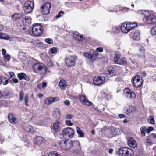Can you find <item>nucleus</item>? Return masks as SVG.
<instances>
[{
    "instance_id": "f257e3e1",
    "label": "nucleus",
    "mask_w": 156,
    "mask_h": 156,
    "mask_svg": "<svg viewBox=\"0 0 156 156\" xmlns=\"http://www.w3.org/2000/svg\"><path fill=\"white\" fill-rule=\"evenodd\" d=\"M137 12L140 14L144 15L143 20L145 23L151 24L156 23V17L153 14L150 13L148 11L140 10L137 11Z\"/></svg>"
},
{
    "instance_id": "f03ea898",
    "label": "nucleus",
    "mask_w": 156,
    "mask_h": 156,
    "mask_svg": "<svg viewBox=\"0 0 156 156\" xmlns=\"http://www.w3.org/2000/svg\"><path fill=\"white\" fill-rule=\"evenodd\" d=\"M33 71L40 75H43L47 73V68L44 64L37 63L34 64L33 66Z\"/></svg>"
},
{
    "instance_id": "7ed1b4c3",
    "label": "nucleus",
    "mask_w": 156,
    "mask_h": 156,
    "mask_svg": "<svg viewBox=\"0 0 156 156\" xmlns=\"http://www.w3.org/2000/svg\"><path fill=\"white\" fill-rule=\"evenodd\" d=\"M137 26L135 22H129L128 23L126 22L123 23L121 27V31L125 33H127L131 30L135 28Z\"/></svg>"
},
{
    "instance_id": "20e7f679",
    "label": "nucleus",
    "mask_w": 156,
    "mask_h": 156,
    "mask_svg": "<svg viewBox=\"0 0 156 156\" xmlns=\"http://www.w3.org/2000/svg\"><path fill=\"white\" fill-rule=\"evenodd\" d=\"M77 59L76 56L75 55H69L66 57L64 61L67 66L71 67L75 66Z\"/></svg>"
},
{
    "instance_id": "39448f33",
    "label": "nucleus",
    "mask_w": 156,
    "mask_h": 156,
    "mask_svg": "<svg viewBox=\"0 0 156 156\" xmlns=\"http://www.w3.org/2000/svg\"><path fill=\"white\" fill-rule=\"evenodd\" d=\"M134 154L133 150L128 147H123L118 150L119 156H133Z\"/></svg>"
},
{
    "instance_id": "423d86ee",
    "label": "nucleus",
    "mask_w": 156,
    "mask_h": 156,
    "mask_svg": "<svg viewBox=\"0 0 156 156\" xmlns=\"http://www.w3.org/2000/svg\"><path fill=\"white\" fill-rule=\"evenodd\" d=\"M43 27L38 24H35L33 25L32 33L33 34L36 36H39L43 33Z\"/></svg>"
},
{
    "instance_id": "0eeeda50",
    "label": "nucleus",
    "mask_w": 156,
    "mask_h": 156,
    "mask_svg": "<svg viewBox=\"0 0 156 156\" xmlns=\"http://www.w3.org/2000/svg\"><path fill=\"white\" fill-rule=\"evenodd\" d=\"M143 81L141 77L139 75L136 76L131 80L133 85L137 88L139 87L142 85Z\"/></svg>"
},
{
    "instance_id": "6e6552de",
    "label": "nucleus",
    "mask_w": 156,
    "mask_h": 156,
    "mask_svg": "<svg viewBox=\"0 0 156 156\" xmlns=\"http://www.w3.org/2000/svg\"><path fill=\"white\" fill-rule=\"evenodd\" d=\"M75 132L71 127L64 129L62 132V136L64 137L72 138L74 136Z\"/></svg>"
},
{
    "instance_id": "1a4fd4ad",
    "label": "nucleus",
    "mask_w": 156,
    "mask_h": 156,
    "mask_svg": "<svg viewBox=\"0 0 156 156\" xmlns=\"http://www.w3.org/2000/svg\"><path fill=\"white\" fill-rule=\"evenodd\" d=\"M60 147L63 149L68 150L72 146V143L71 140H66L64 141L62 140L59 143Z\"/></svg>"
},
{
    "instance_id": "9d476101",
    "label": "nucleus",
    "mask_w": 156,
    "mask_h": 156,
    "mask_svg": "<svg viewBox=\"0 0 156 156\" xmlns=\"http://www.w3.org/2000/svg\"><path fill=\"white\" fill-rule=\"evenodd\" d=\"M34 7V3L30 1H27L24 4L23 10L25 12L29 13L33 10Z\"/></svg>"
},
{
    "instance_id": "9b49d317",
    "label": "nucleus",
    "mask_w": 156,
    "mask_h": 156,
    "mask_svg": "<svg viewBox=\"0 0 156 156\" xmlns=\"http://www.w3.org/2000/svg\"><path fill=\"white\" fill-rule=\"evenodd\" d=\"M83 55L85 57L90 60L94 61L96 60V57L99 55V53L96 51H94L92 52H84Z\"/></svg>"
},
{
    "instance_id": "f8f14e48",
    "label": "nucleus",
    "mask_w": 156,
    "mask_h": 156,
    "mask_svg": "<svg viewBox=\"0 0 156 156\" xmlns=\"http://www.w3.org/2000/svg\"><path fill=\"white\" fill-rule=\"evenodd\" d=\"M51 6V5L50 3L47 2L44 3L41 6V9L42 13L45 15L48 14L50 12Z\"/></svg>"
},
{
    "instance_id": "ddd939ff",
    "label": "nucleus",
    "mask_w": 156,
    "mask_h": 156,
    "mask_svg": "<svg viewBox=\"0 0 156 156\" xmlns=\"http://www.w3.org/2000/svg\"><path fill=\"white\" fill-rule=\"evenodd\" d=\"M116 71L115 69L112 67H109L104 71V74L106 76L110 77L115 75Z\"/></svg>"
},
{
    "instance_id": "4468645a",
    "label": "nucleus",
    "mask_w": 156,
    "mask_h": 156,
    "mask_svg": "<svg viewBox=\"0 0 156 156\" xmlns=\"http://www.w3.org/2000/svg\"><path fill=\"white\" fill-rule=\"evenodd\" d=\"M61 129V123L60 122L56 121L54 123L51 129V131L55 134L56 133L59 132Z\"/></svg>"
},
{
    "instance_id": "2eb2a0df",
    "label": "nucleus",
    "mask_w": 156,
    "mask_h": 156,
    "mask_svg": "<svg viewBox=\"0 0 156 156\" xmlns=\"http://www.w3.org/2000/svg\"><path fill=\"white\" fill-rule=\"evenodd\" d=\"M124 94L126 98L128 99H133L135 98V93L128 88L125 89L123 91Z\"/></svg>"
},
{
    "instance_id": "dca6fc26",
    "label": "nucleus",
    "mask_w": 156,
    "mask_h": 156,
    "mask_svg": "<svg viewBox=\"0 0 156 156\" xmlns=\"http://www.w3.org/2000/svg\"><path fill=\"white\" fill-rule=\"evenodd\" d=\"M126 113L129 115L133 113L136 111V107L129 104H127L126 106Z\"/></svg>"
},
{
    "instance_id": "f3484780",
    "label": "nucleus",
    "mask_w": 156,
    "mask_h": 156,
    "mask_svg": "<svg viewBox=\"0 0 156 156\" xmlns=\"http://www.w3.org/2000/svg\"><path fill=\"white\" fill-rule=\"evenodd\" d=\"M104 77L96 76L93 79V83L94 85L98 86L102 84L105 81Z\"/></svg>"
},
{
    "instance_id": "a211bd4d",
    "label": "nucleus",
    "mask_w": 156,
    "mask_h": 156,
    "mask_svg": "<svg viewBox=\"0 0 156 156\" xmlns=\"http://www.w3.org/2000/svg\"><path fill=\"white\" fill-rule=\"evenodd\" d=\"M79 99L80 102L84 105L90 106L92 105V102L89 101L87 97L83 94L80 95Z\"/></svg>"
},
{
    "instance_id": "6ab92c4d",
    "label": "nucleus",
    "mask_w": 156,
    "mask_h": 156,
    "mask_svg": "<svg viewBox=\"0 0 156 156\" xmlns=\"http://www.w3.org/2000/svg\"><path fill=\"white\" fill-rule=\"evenodd\" d=\"M59 98L58 97H49L47 98L45 100V103L47 105H48L51 104L53 103L58 101Z\"/></svg>"
},
{
    "instance_id": "aec40b11",
    "label": "nucleus",
    "mask_w": 156,
    "mask_h": 156,
    "mask_svg": "<svg viewBox=\"0 0 156 156\" xmlns=\"http://www.w3.org/2000/svg\"><path fill=\"white\" fill-rule=\"evenodd\" d=\"M31 18L29 16H27L23 18L22 20V23L25 26H28L31 24Z\"/></svg>"
},
{
    "instance_id": "412c9836",
    "label": "nucleus",
    "mask_w": 156,
    "mask_h": 156,
    "mask_svg": "<svg viewBox=\"0 0 156 156\" xmlns=\"http://www.w3.org/2000/svg\"><path fill=\"white\" fill-rule=\"evenodd\" d=\"M128 145L132 148H135L137 146V143L136 141L132 137L130 138L128 140Z\"/></svg>"
},
{
    "instance_id": "4be33fe9",
    "label": "nucleus",
    "mask_w": 156,
    "mask_h": 156,
    "mask_svg": "<svg viewBox=\"0 0 156 156\" xmlns=\"http://www.w3.org/2000/svg\"><path fill=\"white\" fill-rule=\"evenodd\" d=\"M8 118L9 121L10 123L16 124L17 123L18 120L13 114H9L8 116Z\"/></svg>"
},
{
    "instance_id": "5701e85b",
    "label": "nucleus",
    "mask_w": 156,
    "mask_h": 156,
    "mask_svg": "<svg viewBox=\"0 0 156 156\" xmlns=\"http://www.w3.org/2000/svg\"><path fill=\"white\" fill-rule=\"evenodd\" d=\"M30 43L34 46H36L38 47L43 46V43L41 42L39 39H34L30 41Z\"/></svg>"
},
{
    "instance_id": "b1692460",
    "label": "nucleus",
    "mask_w": 156,
    "mask_h": 156,
    "mask_svg": "<svg viewBox=\"0 0 156 156\" xmlns=\"http://www.w3.org/2000/svg\"><path fill=\"white\" fill-rule=\"evenodd\" d=\"M115 63L118 64L125 66L127 64V62L125 58H120Z\"/></svg>"
},
{
    "instance_id": "393cba45",
    "label": "nucleus",
    "mask_w": 156,
    "mask_h": 156,
    "mask_svg": "<svg viewBox=\"0 0 156 156\" xmlns=\"http://www.w3.org/2000/svg\"><path fill=\"white\" fill-rule=\"evenodd\" d=\"M133 39L135 40L138 41L140 39V32L138 30L136 31L133 34Z\"/></svg>"
},
{
    "instance_id": "a878e982",
    "label": "nucleus",
    "mask_w": 156,
    "mask_h": 156,
    "mask_svg": "<svg viewBox=\"0 0 156 156\" xmlns=\"http://www.w3.org/2000/svg\"><path fill=\"white\" fill-rule=\"evenodd\" d=\"M59 86L61 89L64 90L66 86V81L64 80H61L59 82Z\"/></svg>"
},
{
    "instance_id": "bb28decb",
    "label": "nucleus",
    "mask_w": 156,
    "mask_h": 156,
    "mask_svg": "<svg viewBox=\"0 0 156 156\" xmlns=\"http://www.w3.org/2000/svg\"><path fill=\"white\" fill-rule=\"evenodd\" d=\"M34 141L37 144L39 145L44 142V139L41 137L38 136L34 139Z\"/></svg>"
},
{
    "instance_id": "cd10ccee",
    "label": "nucleus",
    "mask_w": 156,
    "mask_h": 156,
    "mask_svg": "<svg viewBox=\"0 0 156 156\" xmlns=\"http://www.w3.org/2000/svg\"><path fill=\"white\" fill-rule=\"evenodd\" d=\"M54 116L57 118H60L61 114L60 113V110L59 109L56 108L55 109Z\"/></svg>"
},
{
    "instance_id": "c85d7f7f",
    "label": "nucleus",
    "mask_w": 156,
    "mask_h": 156,
    "mask_svg": "<svg viewBox=\"0 0 156 156\" xmlns=\"http://www.w3.org/2000/svg\"><path fill=\"white\" fill-rule=\"evenodd\" d=\"M76 132L78 134V136L79 137H83L84 136L83 132L81 130L80 128L78 127H76Z\"/></svg>"
},
{
    "instance_id": "c756f323",
    "label": "nucleus",
    "mask_w": 156,
    "mask_h": 156,
    "mask_svg": "<svg viewBox=\"0 0 156 156\" xmlns=\"http://www.w3.org/2000/svg\"><path fill=\"white\" fill-rule=\"evenodd\" d=\"M73 37L79 40H82L83 38V37L82 35H80L79 33L76 32L75 34H73Z\"/></svg>"
},
{
    "instance_id": "7c9ffc66",
    "label": "nucleus",
    "mask_w": 156,
    "mask_h": 156,
    "mask_svg": "<svg viewBox=\"0 0 156 156\" xmlns=\"http://www.w3.org/2000/svg\"><path fill=\"white\" fill-rule=\"evenodd\" d=\"M10 37L6 34L3 33H0V39L4 40H8Z\"/></svg>"
},
{
    "instance_id": "2f4dec72",
    "label": "nucleus",
    "mask_w": 156,
    "mask_h": 156,
    "mask_svg": "<svg viewBox=\"0 0 156 156\" xmlns=\"http://www.w3.org/2000/svg\"><path fill=\"white\" fill-rule=\"evenodd\" d=\"M17 77L20 80L23 79H25L27 78V76L26 74L23 73H18L17 75Z\"/></svg>"
},
{
    "instance_id": "473e14b6",
    "label": "nucleus",
    "mask_w": 156,
    "mask_h": 156,
    "mask_svg": "<svg viewBox=\"0 0 156 156\" xmlns=\"http://www.w3.org/2000/svg\"><path fill=\"white\" fill-rule=\"evenodd\" d=\"M24 128L25 129L29 132L32 133L33 131L32 127L30 125L25 126Z\"/></svg>"
},
{
    "instance_id": "72a5a7b5",
    "label": "nucleus",
    "mask_w": 156,
    "mask_h": 156,
    "mask_svg": "<svg viewBox=\"0 0 156 156\" xmlns=\"http://www.w3.org/2000/svg\"><path fill=\"white\" fill-rule=\"evenodd\" d=\"M121 28L119 27L113 26L112 30V32L113 33H117L120 31Z\"/></svg>"
},
{
    "instance_id": "f704fd0d",
    "label": "nucleus",
    "mask_w": 156,
    "mask_h": 156,
    "mask_svg": "<svg viewBox=\"0 0 156 156\" xmlns=\"http://www.w3.org/2000/svg\"><path fill=\"white\" fill-rule=\"evenodd\" d=\"M23 16V15L22 13H16L12 16V17L15 18L16 20H17L20 19Z\"/></svg>"
},
{
    "instance_id": "c9c22d12",
    "label": "nucleus",
    "mask_w": 156,
    "mask_h": 156,
    "mask_svg": "<svg viewBox=\"0 0 156 156\" xmlns=\"http://www.w3.org/2000/svg\"><path fill=\"white\" fill-rule=\"evenodd\" d=\"M120 55L117 52H115L114 53V60L115 62L120 58Z\"/></svg>"
},
{
    "instance_id": "e433bc0d",
    "label": "nucleus",
    "mask_w": 156,
    "mask_h": 156,
    "mask_svg": "<svg viewBox=\"0 0 156 156\" xmlns=\"http://www.w3.org/2000/svg\"><path fill=\"white\" fill-rule=\"evenodd\" d=\"M151 33L152 35L156 36V26H154L151 28Z\"/></svg>"
},
{
    "instance_id": "4c0bfd02",
    "label": "nucleus",
    "mask_w": 156,
    "mask_h": 156,
    "mask_svg": "<svg viewBox=\"0 0 156 156\" xmlns=\"http://www.w3.org/2000/svg\"><path fill=\"white\" fill-rule=\"evenodd\" d=\"M148 122L152 124H154L155 121L154 118L152 116H150L148 119Z\"/></svg>"
},
{
    "instance_id": "58836bf2",
    "label": "nucleus",
    "mask_w": 156,
    "mask_h": 156,
    "mask_svg": "<svg viewBox=\"0 0 156 156\" xmlns=\"http://www.w3.org/2000/svg\"><path fill=\"white\" fill-rule=\"evenodd\" d=\"M48 156H61L60 155L58 154V153L55 151H52L50 152L48 155Z\"/></svg>"
},
{
    "instance_id": "ea45409f",
    "label": "nucleus",
    "mask_w": 156,
    "mask_h": 156,
    "mask_svg": "<svg viewBox=\"0 0 156 156\" xmlns=\"http://www.w3.org/2000/svg\"><path fill=\"white\" fill-rule=\"evenodd\" d=\"M146 127L145 126L141 127L140 129L141 134L144 136L145 135V130Z\"/></svg>"
},
{
    "instance_id": "a19ab883",
    "label": "nucleus",
    "mask_w": 156,
    "mask_h": 156,
    "mask_svg": "<svg viewBox=\"0 0 156 156\" xmlns=\"http://www.w3.org/2000/svg\"><path fill=\"white\" fill-rule=\"evenodd\" d=\"M139 50L140 52V54L143 57V58H145V56L144 55V54L145 51L144 49L141 47L140 48Z\"/></svg>"
},
{
    "instance_id": "79ce46f5",
    "label": "nucleus",
    "mask_w": 156,
    "mask_h": 156,
    "mask_svg": "<svg viewBox=\"0 0 156 156\" xmlns=\"http://www.w3.org/2000/svg\"><path fill=\"white\" fill-rule=\"evenodd\" d=\"M45 41L46 43L49 44H52L53 42L52 39L50 38H46L45 39Z\"/></svg>"
},
{
    "instance_id": "37998d69",
    "label": "nucleus",
    "mask_w": 156,
    "mask_h": 156,
    "mask_svg": "<svg viewBox=\"0 0 156 156\" xmlns=\"http://www.w3.org/2000/svg\"><path fill=\"white\" fill-rule=\"evenodd\" d=\"M3 56L5 60L7 61H9L10 60L11 58L10 56L8 54L4 55Z\"/></svg>"
},
{
    "instance_id": "c03bdc74",
    "label": "nucleus",
    "mask_w": 156,
    "mask_h": 156,
    "mask_svg": "<svg viewBox=\"0 0 156 156\" xmlns=\"http://www.w3.org/2000/svg\"><path fill=\"white\" fill-rule=\"evenodd\" d=\"M25 105L26 106H29V105L28 104V95H25L24 98Z\"/></svg>"
},
{
    "instance_id": "a18cd8bd",
    "label": "nucleus",
    "mask_w": 156,
    "mask_h": 156,
    "mask_svg": "<svg viewBox=\"0 0 156 156\" xmlns=\"http://www.w3.org/2000/svg\"><path fill=\"white\" fill-rule=\"evenodd\" d=\"M24 96V94L23 92H21L19 94V100L22 101L23 100V97Z\"/></svg>"
},
{
    "instance_id": "49530a36",
    "label": "nucleus",
    "mask_w": 156,
    "mask_h": 156,
    "mask_svg": "<svg viewBox=\"0 0 156 156\" xmlns=\"http://www.w3.org/2000/svg\"><path fill=\"white\" fill-rule=\"evenodd\" d=\"M73 117V115L70 114H67L66 116V119H72Z\"/></svg>"
},
{
    "instance_id": "de8ad7c7",
    "label": "nucleus",
    "mask_w": 156,
    "mask_h": 156,
    "mask_svg": "<svg viewBox=\"0 0 156 156\" xmlns=\"http://www.w3.org/2000/svg\"><path fill=\"white\" fill-rule=\"evenodd\" d=\"M120 9L123 12H127L129 11V9L126 7H121V8H120Z\"/></svg>"
},
{
    "instance_id": "09e8293b",
    "label": "nucleus",
    "mask_w": 156,
    "mask_h": 156,
    "mask_svg": "<svg viewBox=\"0 0 156 156\" xmlns=\"http://www.w3.org/2000/svg\"><path fill=\"white\" fill-rule=\"evenodd\" d=\"M135 56V55H133L132 58H130L129 59L131 60L132 63L133 64H136V61L134 59V57Z\"/></svg>"
},
{
    "instance_id": "8fccbe9b",
    "label": "nucleus",
    "mask_w": 156,
    "mask_h": 156,
    "mask_svg": "<svg viewBox=\"0 0 156 156\" xmlns=\"http://www.w3.org/2000/svg\"><path fill=\"white\" fill-rule=\"evenodd\" d=\"M51 52V54H53L57 52L56 48H52L50 49Z\"/></svg>"
},
{
    "instance_id": "3c124183",
    "label": "nucleus",
    "mask_w": 156,
    "mask_h": 156,
    "mask_svg": "<svg viewBox=\"0 0 156 156\" xmlns=\"http://www.w3.org/2000/svg\"><path fill=\"white\" fill-rule=\"evenodd\" d=\"M66 124L69 126H71L73 125V124L72 123L70 120H66L65 122Z\"/></svg>"
},
{
    "instance_id": "603ef678",
    "label": "nucleus",
    "mask_w": 156,
    "mask_h": 156,
    "mask_svg": "<svg viewBox=\"0 0 156 156\" xmlns=\"http://www.w3.org/2000/svg\"><path fill=\"white\" fill-rule=\"evenodd\" d=\"M64 12L63 11H60L59 12L58 14L56 16V18L57 19L60 18L62 16L61 15V14H64Z\"/></svg>"
},
{
    "instance_id": "864d4df0",
    "label": "nucleus",
    "mask_w": 156,
    "mask_h": 156,
    "mask_svg": "<svg viewBox=\"0 0 156 156\" xmlns=\"http://www.w3.org/2000/svg\"><path fill=\"white\" fill-rule=\"evenodd\" d=\"M47 65L49 67H52L53 66L52 62L51 60H50L48 62Z\"/></svg>"
},
{
    "instance_id": "5fc2aeb1",
    "label": "nucleus",
    "mask_w": 156,
    "mask_h": 156,
    "mask_svg": "<svg viewBox=\"0 0 156 156\" xmlns=\"http://www.w3.org/2000/svg\"><path fill=\"white\" fill-rule=\"evenodd\" d=\"M96 51L97 52H102L103 51V49L101 47H99L96 49Z\"/></svg>"
},
{
    "instance_id": "6e6d98bb",
    "label": "nucleus",
    "mask_w": 156,
    "mask_h": 156,
    "mask_svg": "<svg viewBox=\"0 0 156 156\" xmlns=\"http://www.w3.org/2000/svg\"><path fill=\"white\" fill-rule=\"evenodd\" d=\"M42 88H44L47 85V83L45 82H43L42 83Z\"/></svg>"
},
{
    "instance_id": "4d7b16f0",
    "label": "nucleus",
    "mask_w": 156,
    "mask_h": 156,
    "mask_svg": "<svg viewBox=\"0 0 156 156\" xmlns=\"http://www.w3.org/2000/svg\"><path fill=\"white\" fill-rule=\"evenodd\" d=\"M64 103L65 105L67 106H69L70 105V102L68 100H66L64 101Z\"/></svg>"
},
{
    "instance_id": "13d9d810",
    "label": "nucleus",
    "mask_w": 156,
    "mask_h": 156,
    "mask_svg": "<svg viewBox=\"0 0 156 156\" xmlns=\"http://www.w3.org/2000/svg\"><path fill=\"white\" fill-rule=\"evenodd\" d=\"M1 51H2V55H3L6 54V51L5 49H2L1 50Z\"/></svg>"
},
{
    "instance_id": "bf43d9fd",
    "label": "nucleus",
    "mask_w": 156,
    "mask_h": 156,
    "mask_svg": "<svg viewBox=\"0 0 156 156\" xmlns=\"http://www.w3.org/2000/svg\"><path fill=\"white\" fill-rule=\"evenodd\" d=\"M12 81L14 83H16L18 82V80L17 79L12 78Z\"/></svg>"
},
{
    "instance_id": "052dcab7",
    "label": "nucleus",
    "mask_w": 156,
    "mask_h": 156,
    "mask_svg": "<svg viewBox=\"0 0 156 156\" xmlns=\"http://www.w3.org/2000/svg\"><path fill=\"white\" fill-rule=\"evenodd\" d=\"M10 77H12L14 76V73L12 72H10L9 73Z\"/></svg>"
},
{
    "instance_id": "680f3d73",
    "label": "nucleus",
    "mask_w": 156,
    "mask_h": 156,
    "mask_svg": "<svg viewBox=\"0 0 156 156\" xmlns=\"http://www.w3.org/2000/svg\"><path fill=\"white\" fill-rule=\"evenodd\" d=\"M151 138H155L156 137V135L154 133L151 134L150 135Z\"/></svg>"
},
{
    "instance_id": "e2e57ef3",
    "label": "nucleus",
    "mask_w": 156,
    "mask_h": 156,
    "mask_svg": "<svg viewBox=\"0 0 156 156\" xmlns=\"http://www.w3.org/2000/svg\"><path fill=\"white\" fill-rule=\"evenodd\" d=\"M119 118H122L125 117V115L122 114H120L119 115Z\"/></svg>"
},
{
    "instance_id": "0e129e2a",
    "label": "nucleus",
    "mask_w": 156,
    "mask_h": 156,
    "mask_svg": "<svg viewBox=\"0 0 156 156\" xmlns=\"http://www.w3.org/2000/svg\"><path fill=\"white\" fill-rule=\"evenodd\" d=\"M113 151V149L112 148H110L108 151V152L110 154H112Z\"/></svg>"
},
{
    "instance_id": "69168bd1",
    "label": "nucleus",
    "mask_w": 156,
    "mask_h": 156,
    "mask_svg": "<svg viewBox=\"0 0 156 156\" xmlns=\"http://www.w3.org/2000/svg\"><path fill=\"white\" fill-rule=\"evenodd\" d=\"M8 83V80H6L5 81L3 82V84L4 85H6Z\"/></svg>"
},
{
    "instance_id": "338daca9",
    "label": "nucleus",
    "mask_w": 156,
    "mask_h": 156,
    "mask_svg": "<svg viewBox=\"0 0 156 156\" xmlns=\"http://www.w3.org/2000/svg\"><path fill=\"white\" fill-rule=\"evenodd\" d=\"M37 87L38 88L41 89L42 88V84L41 83H39L37 86Z\"/></svg>"
},
{
    "instance_id": "774afa93",
    "label": "nucleus",
    "mask_w": 156,
    "mask_h": 156,
    "mask_svg": "<svg viewBox=\"0 0 156 156\" xmlns=\"http://www.w3.org/2000/svg\"><path fill=\"white\" fill-rule=\"evenodd\" d=\"M4 79V78L2 77H0V84L2 82L3 80Z\"/></svg>"
}]
</instances>
